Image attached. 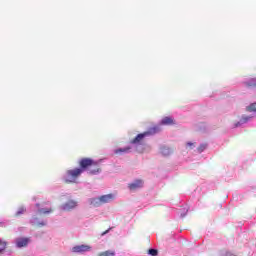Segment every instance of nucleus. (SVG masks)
Returning a JSON list of instances; mask_svg holds the SVG:
<instances>
[{
	"label": "nucleus",
	"instance_id": "39448f33",
	"mask_svg": "<svg viewBox=\"0 0 256 256\" xmlns=\"http://www.w3.org/2000/svg\"><path fill=\"white\" fill-rule=\"evenodd\" d=\"M87 251H91V246L89 245H78L72 248L73 253H87Z\"/></svg>",
	"mask_w": 256,
	"mask_h": 256
},
{
	"label": "nucleus",
	"instance_id": "f03ea898",
	"mask_svg": "<svg viewBox=\"0 0 256 256\" xmlns=\"http://www.w3.org/2000/svg\"><path fill=\"white\" fill-rule=\"evenodd\" d=\"M161 127L160 126H153L148 129V131H145L143 133L138 134L134 139L130 141L132 145H137V143H141L145 137H151V135H157V133H160Z\"/></svg>",
	"mask_w": 256,
	"mask_h": 256
},
{
	"label": "nucleus",
	"instance_id": "0eeeda50",
	"mask_svg": "<svg viewBox=\"0 0 256 256\" xmlns=\"http://www.w3.org/2000/svg\"><path fill=\"white\" fill-rule=\"evenodd\" d=\"M143 187V180L138 179L135 180L133 183L128 184V188L130 191H137V189H141Z\"/></svg>",
	"mask_w": 256,
	"mask_h": 256
},
{
	"label": "nucleus",
	"instance_id": "f3484780",
	"mask_svg": "<svg viewBox=\"0 0 256 256\" xmlns=\"http://www.w3.org/2000/svg\"><path fill=\"white\" fill-rule=\"evenodd\" d=\"M246 87H256V80L255 79H252L251 82H246L245 83Z\"/></svg>",
	"mask_w": 256,
	"mask_h": 256
},
{
	"label": "nucleus",
	"instance_id": "ddd939ff",
	"mask_svg": "<svg viewBox=\"0 0 256 256\" xmlns=\"http://www.w3.org/2000/svg\"><path fill=\"white\" fill-rule=\"evenodd\" d=\"M249 119H251V117H249V116H243V117L240 119V122H238V123L235 124V127H239L240 125H243V123H247V121H249Z\"/></svg>",
	"mask_w": 256,
	"mask_h": 256
},
{
	"label": "nucleus",
	"instance_id": "6e6552de",
	"mask_svg": "<svg viewBox=\"0 0 256 256\" xmlns=\"http://www.w3.org/2000/svg\"><path fill=\"white\" fill-rule=\"evenodd\" d=\"M29 245V238H17L16 239V246L21 247H27Z\"/></svg>",
	"mask_w": 256,
	"mask_h": 256
},
{
	"label": "nucleus",
	"instance_id": "9d476101",
	"mask_svg": "<svg viewBox=\"0 0 256 256\" xmlns=\"http://www.w3.org/2000/svg\"><path fill=\"white\" fill-rule=\"evenodd\" d=\"M131 151V146H127L125 148H118L114 150L115 155H123V153H129Z\"/></svg>",
	"mask_w": 256,
	"mask_h": 256
},
{
	"label": "nucleus",
	"instance_id": "f257e3e1",
	"mask_svg": "<svg viewBox=\"0 0 256 256\" xmlns=\"http://www.w3.org/2000/svg\"><path fill=\"white\" fill-rule=\"evenodd\" d=\"M99 163L100 161L97 162L91 158H81L79 161V167L84 169V171H88L90 175H97V173H101V166Z\"/></svg>",
	"mask_w": 256,
	"mask_h": 256
},
{
	"label": "nucleus",
	"instance_id": "a211bd4d",
	"mask_svg": "<svg viewBox=\"0 0 256 256\" xmlns=\"http://www.w3.org/2000/svg\"><path fill=\"white\" fill-rule=\"evenodd\" d=\"M207 149V144H200V146L197 148L198 153H203Z\"/></svg>",
	"mask_w": 256,
	"mask_h": 256
},
{
	"label": "nucleus",
	"instance_id": "9b49d317",
	"mask_svg": "<svg viewBox=\"0 0 256 256\" xmlns=\"http://www.w3.org/2000/svg\"><path fill=\"white\" fill-rule=\"evenodd\" d=\"M98 256H115V250H106L98 253Z\"/></svg>",
	"mask_w": 256,
	"mask_h": 256
},
{
	"label": "nucleus",
	"instance_id": "2eb2a0df",
	"mask_svg": "<svg viewBox=\"0 0 256 256\" xmlns=\"http://www.w3.org/2000/svg\"><path fill=\"white\" fill-rule=\"evenodd\" d=\"M7 249V243L5 241L0 240V255Z\"/></svg>",
	"mask_w": 256,
	"mask_h": 256
},
{
	"label": "nucleus",
	"instance_id": "423d86ee",
	"mask_svg": "<svg viewBox=\"0 0 256 256\" xmlns=\"http://www.w3.org/2000/svg\"><path fill=\"white\" fill-rule=\"evenodd\" d=\"M75 207H77V201H75V200H68L66 203H64L61 206V209L63 211H71V209H75Z\"/></svg>",
	"mask_w": 256,
	"mask_h": 256
},
{
	"label": "nucleus",
	"instance_id": "f8f14e48",
	"mask_svg": "<svg viewBox=\"0 0 256 256\" xmlns=\"http://www.w3.org/2000/svg\"><path fill=\"white\" fill-rule=\"evenodd\" d=\"M246 111H248V113H256V102L251 103L250 105H248L246 107Z\"/></svg>",
	"mask_w": 256,
	"mask_h": 256
},
{
	"label": "nucleus",
	"instance_id": "aec40b11",
	"mask_svg": "<svg viewBox=\"0 0 256 256\" xmlns=\"http://www.w3.org/2000/svg\"><path fill=\"white\" fill-rule=\"evenodd\" d=\"M25 211H26L25 208H23V207L19 208L16 213L17 217H19V215H23V213H25Z\"/></svg>",
	"mask_w": 256,
	"mask_h": 256
},
{
	"label": "nucleus",
	"instance_id": "1a4fd4ad",
	"mask_svg": "<svg viewBox=\"0 0 256 256\" xmlns=\"http://www.w3.org/2000/svg\"><path fill=\"white\" fill-rule=\"evenodd\" d=\"M160 125H175V120L173 117L166 116L161 120Z\"/></svg>",
	"mask_w": 256,
	"mask_h": 256
},
{
	"label": "nucleus",
	"instance_id": "4be33fe9",
	"mask_svg": "<svg viewBox=\"0 0 256 256\" xmlns=\"http://www.w3.org/2000/svg\"><path fill=\"white\" fill-rule=\"evenodd\" d=\"M44 225H45V222H42L38 224V227H44Z\"/></svg>",
	"mask_w": 256,
	"mask_h": 256
},
{
	"label": "nucleus",
	"instance_id": "7ed1b4c3",
	"mask_svg": "<svg viewBox=\"0 0 256 256\" xmlns=\"http://www.w3.org/2000/svg\"><path fill=\"white\" fill-rule=\"evenodd\" d=\"M85 170L83 168H75L68 170L64 177V183H77V178L83 173Z\"/></svg>",
	"mask_w": 256,
	"mask_h": 256
},
{
	"label": "nucleus",
	"instance_id": "dca6fc26",
	"mask_svg": "<svg viewBox=\"0 0 256 256\" xmlns=\"http://www.w3.org/2000/svg\"><path fill=\"white\" fill-rule=\"evenodd\" d=\"M161 153H162V155H171V150L167 147H162Z\"/></svg>",
	"mask_w": 256,
	"mask_h": 256
},
{
	"label": "nucleus",
	"instance_id": "6ab92c4d",
	"mask_svg": "<svg viewBox=\"0 0 256 256\" xmlns=\"http://www.w3.org/2000/svg\"><path fill=\"white\" fill-rule=\"evenodd\" d=\"M148 255L157 256V255H159V251H157V249H149Z\"/></svg>",
	"mask_w": 256,
	"mask_h": 256
},
{
	"label": "nucleus",
	"instance_id": "412c9836",
	"mask_svg": "<svg viewBox=\"0 0 256 256\" xmlns=\"http://www.w3.org/2000/svg\"><path fill=\"white\" fill-rule=\"evenodd\" d=\"M194 145H195V143H193V142H187L186 147H190V149H191V147H194Z\"/></svg>",
	"mask_w": 256,
	"mask_h": 256
},
{
	"label": "nucleus",
	"instance_id": "4468645a",
	"mask_svg": "<svg viewBox=\"0 0 256 256\" xmlns=\"http://www.w3.org/2000/svg\"><path fill=\"white\" fill-rule=\"evenodd\" d=\"M41 215H47L49 213H53V210L51 208H41L38 210Z\"/></svg>",
	"mask_w": 256,
	"mask_h": 256
},
{
	"label": "nucleus",
	"instance_id": "20e7f679",
	"mask_svg": "<svg viewBox=\"0 0 256 256\" xmlns=\"http://www.w3.org/2000/svg\"><path fill=\"white\" fill-rule=\"evenodd\" d=\"M111 201H115V196L113 194H106L98 198H92L91 205H93V207H101V205L111 203Z\"/></svg>",
	"mask_w": 256,
	"mask_h": 256
}]
</instances>
